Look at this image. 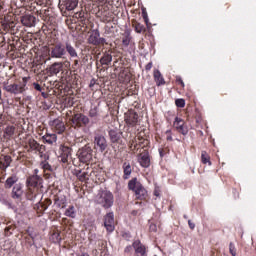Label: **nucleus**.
<instances>
[{
    "instance_id": "nucleus-52",
    "label": "nucleus",
    "mask_w": 256,
    "mask_h": 256,
    "mask_svg": "<svg viewBox=\"0 0 256 256\" xmlns=\"http://www.w3.org/2000/svg\"><path fill=\"white\" fill-rule=\"evenodd\" d=\"M11 229H13L11 226H8L5 228V235L9 236L12 235L13 232H11Z\"/></svg>"
},
{
    "instance_id": "nucleus-30",
    "label": "nucleus",
    "mask_w": 256,
    "mask_h": 256,
    "mask_svg": "<svg viewBox=\"0 0 256 256\" xmlns=\"http://www.w3.org/2000/svg\"><path fill=\"white\" fill-rule=\"evenodd\" d=\"M109 137L111 143H119L121 141V132L112 129L109 131Z\"/></svg>"
},
{
    "instance_id": "nucleus-50",
    "label": "nucleus",
    "mask_w": 256,
    "mask_h": 256,
    "mask_svg": "<svg viewBox=\"0 0 256 256\" xmlns=\"http://www.w3.org/2000/svg\"><path fill=\"white\" fill-rule=\"evenodd\" d=\"M138 139H139V145L141 146V145H143L144 147H145V145H147V143H149V141H147V140H145V139H143V138H141V137H138Z\"/></svg>"
},
{
    "instance_id": "nucleus-60",
    "label": "nucleus",
    "mask_w": 256,
    "mask_h": 256,
    "mask_svg": "<svg viewBox=\"0 0 256 256\" xmlns=\"http://www.w3.org/2000/svg\"><path fill=\"white\" fill-rule=\"evenodd\" d=\"M154 195L155 197H160L161 193L159 192V190L154 191Z\"/></svg>"
},
{
    "instance_id": "nucleus-17",
    "label": "nucleus",
    "mask_w": 256,
    "mask_h": 256,
    "mask_svg": "<svg viewBox=\"0 0 256 256\" xmlns=\"http://www.w3.org/2000/svg\"><path fill=\"white\" fill-rule=\"evenodd\" d=\"M132 247L135 250V256H145L146 248L145 245L141 243V241L136 240L133 242Z\"/></svg>"
},
{
    "instance_id": "nucleus-23",
    "label": "nucleus",
    "mask_w": 256,
    "mask_h": 256,
    "mask_svg": "<svg viewBox=\"0 0 256 256\" xmlns=\"http://www.w3.org/2000/svg\"><path fill=\"white\" fill-rule=\"evenodd\" d=\"M122 169H123V179L127 180L130 179L131 174L133 173V168L131 167V163L129 162H124L122 165Z\"/></svg>"
},
{
    "instance_id": "nucleus-10",
    "label": "nucleus",
    "mask_w": 256,
    "mask_h": 256,
    "mask_svg": "<svg viewBox=\"0 0 256 256\" xmlns=\"http://www.w3.org/2000/svg\"><path fill=\"white\" fill-rule=\"evenodd\" d=\"M73 149L65 144L60 145V156L59 159L61 163L69 165V160L71 159V153Z\"/></svg>"
},
{
    "instance_id": "nucleus-26",
    "label": "nucleus",
    "mask_w": 256,
    "mask_h": 256,
    "mask_svg": "<svg viewBox=\"0 0 256 256\" xmlns=\"http://www.w3.org/2000/svg\"><path fill=\"white\" fill-rule=\"evenodd\" d=\"M16 128L14 125H7L4 128V139H11L15 135Z\"/></svg>"
},
{
    "instance_id": "nucleus-53",
    "label": "nucleus",
    "mask_w": 256,
    "mask_h": 256,
    "mask_svg": "<svg viewBox=\"0 0 256 256\" xmlns=\"http://www.w3.org/2000/svg\"><path fill=\"white\" fill-rule=\"evenodd\" d=\"M96 84H97V80L95 78L91 79L89 84L90 89H93V87H95Z\"/></svg>"
},
{
    "instance_id": "nucleus-18",
    "label": "nucleus",
    "mask_w": 256,
    "mask_h": 256,
    "mask_svg": "<svg viewBox=\"0 0 256 256\" xmlns=\"http://www.w3.org/2000/svg\"><path fill=\"white\" fill-rule=\"evenodd\" d=\"M101 37V33L98 29L92 30L90 36L88 37L89 45L99 46V38Z\"/></svg>"
},
{
    "instance_id": "nucleus-1",
    "label": "nucleus",
    "mask_w": 256,
    "mask_h": 256,
    "mask_svg": "<svg viewBox=\"0 0 256 256\" xmlns=\"http://www.w3.org/2000/svg\"><path fill=\"white\" fill-rule=\"evenodd\" d=\"M27 81H29V78L24 77L22 78V83L17 84H9L7 82H4L3 88L6 90L7 93H11V95H21L27 91Z\"/></svg>"
},
{
    "instance_id": "nucleus-19",
    "label": "nucleus",
    "mask_w": 256,
    "mask_h": 256,
    "mask_svg": "<svg viewBox=\"0 0 256 256\" xmlns=\"http://www.w3.org/2000/svg\"><path fill=\"white\" fill-rule=\"evenodd\" d=\"M64 49L72 59H77V57H79L77 49H75V46L71 42H66Z\"/></svg>"
},
{
    "instance_id": "nucleus-57",
    "label": "nucleus",
    "mask_w": 256,
    "mask_h": 256,
    "mask_svg": "<svg viewBox=\"0 0 256 256\" xmlns=\"http://www.w3.org/2000/svg\"><path fill=\"white\" fill-rule=\"evenodd\" d=\"M150 231H157V226L155 224L150 225Z\"/></svg>"
},
{
    "instance_id": "nucleus-61",
    "label": "nucleus",
    "mask_w": 256,
    "mask_h": 256,
    "mask_svg": "<svg viewBox=\"0 0 256 256\" xmlns=\"http://www.w3.org/2000/svg\"><path fill=\"white\" fill-rule=\"evenodd\" d=\"M79 65V60H74V67H77Z\"/></svg>"
},
{
    "instance_id": "nucleus-29",
    "label": "nucleus",
    "mask_w": 256,
    "mask_h": 256,
    "mask_svg": "<svg viewBox=\"0 0 256 256\" xmlns=\"http://www.w3.org/2000/svg\"><path fill=\"white\" fill-rule=\"evenodd\" d=\"M19 181V177L17 175L13 174L12 176L8 177L4 183L5 189H11L15 183Z\"/></svg>"
},
{
    "instance_id": "nucleus-54",
    "label": "nucleus",
    "mask_w": 256,
    "mask_h": 256,
    "mask_svg": "<svg viewBox=\"0 0 256 256\" xmlns=\"http://www.w3.org/2000/svg\"><path fill=\"white\" fill-rule=\"evenodd\" d=\"M151 69H153V62H149V63L145 66V71H151Z\"/></svg>"
},
{
    "instance_id": "nucleus-45",
    "label": "nucleus",
    "mask_w": 256,
    "mask_h": 256,
    "mask_svg": "<svg viewBox=\"0 0 256 256\" xmlns=\"http://www.w3.org/2000/svg\"><path fill=\"white\" fill-rule=\"evenodd\" d=\"M142 17L147 25L149 23V16L147 15V11L145 9H142Z\"/></svg>"
},
{
    "instance_id": "nucleus-8",
    "label": "nucleus",
    "mask_w": 256,
    "mask_h": 256,
    "mask_svg": "<svg viewBox=\"0 0 256 256\" xmlns=\"http://www.w3.org/2000/svg\"><path fill=\"white\" fill-rule=\"evenodd\" d=\"M91 169L89 168V164H86L84 168H76L73 171V175L77 177L81 183H85L89 181V178L91 177Z\"/></svg>"
},
{
    "instance_id": "nucleus-44",
    "label": "nucleus",
    "mask_w": 256,
    "mask_h": 256,
    "mask_svg": "<svg viewBox=\"0 0 256 256\" xmlns=\"http://www.w3.org/2000/svg\"><path fill=\"white\" fill-rule=\"evenodd\" d=\"M36 197H37V194H33V191H31V189H29V193L27 194V199L29 201H33Z\"/></svg>"
},
{
    "instance_id": "nucleus-3",
    "label": "nucleus",
    "mask_w": 256,
    "mask_h": 256,
    "mask_svg": "<svg viewBox=\"0 0 256 256\" xmlns=\"http://www.w3.org/2000/svg\"><path fill=\"white\" fill-rule=\"evenodd\" d=\"M25 149H27V153H38V155H40V157L43 158V155L45 154L47 147L37 142V140H35L34 138H30L27 141Z\"/></svg>"
},
{
    "instance_id": "nucleus-28",
    "label": "nucleus",
    "mask_w": 256,
    "mask_h": 256,
    "mask_svg": "<svg viewBox=\"0 0 256 256\" xmlns=\"http://www.w3.org/2000/svg\"><path fill=\"white\" fill-rule=\"evenodd\" d=\"M42 158H44V160L40 163L41 169H43L44 171L53 172V167L51 166V164H49V162H47V160L49 159V155L43 154Z\"/></svg>"
},
{
    "instance_id": "nucleus-39",
    "label": "nucleus",
    "mask_w": 256,
    "mask_h": 256,
    "mask_svg": "<svg viewBox=\"0 0 256 256\" xmlns=\"http://www.w3.org/2000/svg\"><path fill=\"white\" fill-rule=\"evenodd\" d=\"M229 253L232 256H237V248H235V244H233V242H230L229 244Z\"/></svg>"
},
{
    "instance_id": "nucleus-36",
    "label": "nucleus",
    "mask_w": 256,
    "mask_h": 256,
    "mask_svg": "<svg viewBox=\"0 0 256 256\" xmlns=\"http://www.w3.org/2000/svg\"><path fill=\"white\" fill-rule=\"evenodd\" d=\"M201 162L204 165H211V157L209 156V154L207 153V151H202L201 152Z\"/></svg>"
},
{
    "instance_id": "nucleus-24",
    "label": "nucleus",
    "mask_w": 256,
    "mask_h": 256,
    "mask_svg": "<svg viewBox=\"0 0 256 256\" xmlns=\"http://www.w3.org/2000/svg\"><path fill=\"white\" fill-rule=\"evenodd\" d=\"M62 70H63V63L55 62L50 66L49 73L50 75H57L58 73H61Z\"/></svg>"
},
{
    "instance_id": "nucleus-34",
    "label": "nucleus",
    "mask_w": 256,
    "mask_h": 256,
    "mask_svg": "<svg viewBox=\"0 0 256 256\" xmlns=\"http://www.w3.org/2000/svg\"><path fill=\"white\" fill-rule=\"evenodd\" d=\"M64 215L66 217H70V219H75V217H77V212L75 211V206H73V205L69 206L66 209Z\"/></svg>"
},
{
    "instance_id": "nucleus-11",
    "label": "nucleus",
    "mask_w": 256,
    "mask_h": 256,
    "mask_svg": "<svg viewBox=\"0 0 256 256\" xmlns=\"http://www.w3.org/2000/svg\"><path fill=\"white\" fill-rule=\"evenodd\" d=\"M49 125L51 126V129L55 131V133H58V135H61L62 133H65V122H63V119L56 118L54 120H51L49 122Z\"/></svg>"
},
{
    "instance_id": "nucleus-12",
    "label": "nucleus",
    "mask_w": 256,
    "mask_h": 256,
    "mask_svg": "<svg viewBox=\"0 0 256 256\" xmlns=\"http://www.w3.org/2000/svg\"><path fill=\"white\" fill-rule=\"evenodd\" d=\"M104 227L108 233L115 231V215L113 212H109L104 216Z\"/></svg>"
},
{
    "instance_id": "nucleus-6",
    "label": "nucleus",
    "mask_w": 256,
    "mask_h": 256,
    "mask_svg": "<svg viewBox=\"0 0 256 256\" xmlns=\"http://www.w3.org/2000/svg\"><path fill=\"white\" fill-rule=\"evenodd\" d=\"M108 147L109 144L105 135L96 132L94 134V149L98 150L100 153H104V151H107Z\"/></svg>"
},
{
    "instance_id": "nucleus-27",
    "label": "nucleus",
    "mask_w": 256,
    "mask_h": 256,
    "mask_svg": "<svg viewBox=\"0 0 256 256\" xmlns=\"http://www.w3.org/2000/svg\"><path fill=\"white\" fill-rule=\"evenodd\" d=\"M77 5H79V0H65L64 7L66 11H74L77 9Z\"/></svg>"
},
{
    "instance_id": "nucleus-20",
    "label": "nucleus",
    "mask_w": 256,
    "mask_h": 256,
    "mask_svg": "<svg viewBox=\"0 0 256 256\" xmlns=\"http://www.w3.org/2000/svg\"><path fill=\"white\" fill-rule=\"evenodd\" d=\"M11 163H13V159L9 155L0 157V169L2 171H7L8 167H11Z\"/></svg>"
},
{
    "instance_id": "nucleus-31",
    "label": "nucleus",
    "mask_w": 256,
    "mask_h": 256,
    "mask_svg": "<svg viewBox=\"0 0 256 256\" xmlns=\"http://www.w3.org/2000/svg\"><path fill=\"white\" fill-rule=\"evenodd\" d=\"M54 206L57 207V209H65V207H67V200L65 198H59V196H55Z\"/></svg>"
},
{
    "instance_id": "nucleus-59",
    "label": "nucleus",
    "mask_w": 256,
    "mask_h": 256,
    "mask_svg": "<svg viewBox=\"0 0 256 256\" xmlns=\"http://www.w3.org/2000/svg\"><path fill=\"white\" fill-rule=\"evenodd\" d=\"M177 81L180 82V84L182 85V87H185V82H183V80L181 78H178Z\"/></svg>"
},
{
    "instance_id": "nucleus-56",
    "label": "nucleus",
    "mask_w": 256,
    "mask_h": 256,
    "mask_svg": "<svg viewBox=\"0 0 256 256\" xmlns=\"http://www.w3.org/2000/svg\"><path fill=\"white\" fill-rule=\"evenodd\" d=\"M188 225L191 230L195 229V223H193L191 220H188Z\"/></svg>"
},
{
    "instance_id": "nucleus-47",
    "label": "nucleus",
    "mask_w": 256,
    "mask_h": 256,
    "mask_svg": "<svg viewBox=\"0 0 256 256\" xmlns=\"http://www.w3.org/2000/svg\"><path fill=\"white\" fill-rule=\"evenodd\" d=\"M27 233H28L30 239H32V241H33L32 244H30V247H33V245H34V247H37V245L35 244V236L33 235V233L29 232V230H27Z\"/></svg>"
},
{
    "instance_id": "nucleus-35",
    "label": "nucleus",
    "mask_w": 256,
    "mask_h": 256,
    "mask_svg": "<svg viewBox=\"0 0 256 256\" xmlns=\"http://www.w3.org/2000/svg\"><path fill=\"white\" fill-rule=\"evenodd\" d=\"M132 27L135 29L136 33H145L146 31L145 26L135 20L132 21Z\"/></svg>"
},
{
    "instance_id": "nucleus-41",
    "label": "nucleus",
    "mask_w": 256,
    "mask_h": 256,
    "mask_svg": "<svg viewBox=\"0 0 256 256\" xmlns=\"http://www.w3.org/2000/svg\"><path fill=\"white\" fill-rule=\"evenodd\" d=\"M52 240L54 243H60L61 242V234L59 232L53 233Z\"/></svg>"
},
{
    "instance_id": "nucleus-4",
    "label": "nucleus",
    "mask_w": 256,
    "mask_h": 256,
    "mask_svg": "<svg viewBox=\"0 0 256 256\" xmlns=\"http://www.w3.org/2000/svg\"><path fill=\"white\" fill-rule=\"evenodd\" d=\"M49 55L52 59H65V55H67L65 45L61 42L52 44L49 49Z\"/></svg>"
},
{
    "instance_id": "nucleus-5",
    "label": "nucleus",
    "mask_w": 256,
    "mask_h": 256,
    "mask_svg": "<svg viewBox=\"0 0 256 256\" xmlns=\"http://www.w3.org/2000/svg\"><path fill=\"white\" fill-rule=\"evenodd\" d=\"M70 121L74 129H81V127H87L89 123H91V120L89 119V117L83 113L74 114L70 119Z\"/></svg>"
},
{
    "instance_id": "nucleus-2",
    "label": "nucleus",
    "mask_w": 256,
    "mask_h": 256,
    "mask_svg": "<svg viewBox=\"0 0 256 256\" xmlns=\"http://www.w3.org/2000/svg\"><path fill=\"white\" fill-rule=\"evenodd\" d=\"M128 189L129 191H134L136 198L140 199V201H143V199H147V190L145 189L143 184H141V182L137 180V178H132L128 182Z\"/></svg>"
},
{
    "instance_id": "nucleus-21",
    "label": "nucleus",
    "mask_w": 256,
    "mask_h": 256,
    "mask_svg": "<svg viewBox=\"0 0 256 256\" xmlns=\"http://www.w3.org/2000/svg\"><path fill=\"white\" fill-rule=\"evenodd\" d=\"M42 141L47 145H55V143H57V134L47 132L42 136Z\"/></svg>"
},
{
    "instance_id": "nucleus-42",
    "label": "nucleus",
    "mask_w": 256,
    "mask_h": 256,
    "mask_svg": "<svg viewBox=\"0 0 256 256\" xmlns=\"http://www.w3.org/2000/svg\"><path fill=\"white\" fill-rule=\"evenodd\" d=\"M129 43H131V37L129 36V34H127V35L122 39V45H124V47H129Z\"/></svg>"
},
{
    "instance_id": "nucleus-13",
    "label": "nucleus",
    "mask_w": 256,
    "mask_h": 256,
    "mask_svg": "<svg viewBox=\"0 0 256 256\" xmlns=\"http://www.w3.org/2000/svg\"><path fill=\"white\" fill-rule=\"evenodd\" d=\"M26 185L27 187H33L34 189L43 187V178H41L39 175H32L27 178Z\"/></svg>"
},
{
    "instance_id": "nucleus-7",
    "label": "nucleus",
    "mask_w": 256,
    "mask_h": 256,
    "mask_svg": "<svg viewBox=\"0 0 256 256\" xmlns=\"http://www.w3.org/2000/svg\"><path fill=\"white\" fill-rule=\"evenodd\" d=\"M77 155L80 163H89L93 159V149L91 146L85 145L78 150Z\"/></svg>"
},
{
    "instance_id": "nucleus-15",
    "label": "nucleus",
    "mask_w": 256,
    "mask_h": 256,
    "mask_svg": "<svg viewBox=\"0 0 256 256\" xmlns=\"http://www.w3.org/2000/svg\"><path fill=\"white\" fill-rule=\"evenodd\" d=\"M125 122L130 126V127H135L137 123H139V114L135 111H129L128 113L125 114Z\"/></svg>"
},
{
    "instance_id": "nucleus-51",
    "label": "nucleus",
    "mask_w": 256,
    "mask_h": 256,
    "mask_svg": "<svg viewBox=\"0 0 256 256\" xmlns=\"http://www.w3.org/2000/svg\"><path fill=\"white\" fill-rule=\"evenodd\" d=\"M166 135H167L166 137L167 141H173V136H171V130H167Z\"/></svg>"
},
{
    "instance_id": "nucleus-37",
    "label": "nucleus",
    "mask_w": 256,
    "mask_h": 256,
    "mask_svg": "<svg viewBox=\"0 0 256 256\" xmlns=\"http://www.w3.org/2000/svg\"><path fill=\"white\" fill-rule=\"evenodd\" d=\"M89 117L91 119H97L99 117V107L94 106L89 110Z\"/></svg>"
},
{
    "instance_id": "nucleus-33",
    "label": "nucleus",
    "mask_w": 256,
    "mask_h": 256,
    "mask_svg": "<svg viewBox=\"0 0 256 256\" xmlns=\"http://www.w3.org/2000/svg\"><path fill=\"white\" fill-rule=\"evenodd\" d=\"M111 61H113V56L107 52L100 59L101 65H111Z\"/></svg>"
},
{
    "instance_id": "nucleus-32",
    "label": "nucleus",
    "mask_w": 256,
    "mask_h": 256,
    "mask_svg": "<svg viewBox=\"0 0 256 256\" xmlns=\"http://www.w3.org/2000/svg\"><path fill=\"white\" fill-rule=\"evenodd\" d=\"M154 81L156 82V85L158 87H161V85H165V79L163 78V75H161V72L159 70H154Z\"/></svg>"
},
{
    "instance_id": "nucleus-63",
    "label": "nucleus",
    "mask_w": 256,
    "mask_h": 256,
    "mask_svg": "<svg viewBox=\"0 0 256 256\" xmlns=\"http://www.w3.org/2000/svg\"><path fill=\"white\" fill-rule=\"evenodd\" d=\"M80 256H89L87 253H82Z\"/></svg>"
},
{
    "instance_id": "nucleus-62",
    "label": "nucleus",
    "mask_w": 256,
    "mask_h": 256,
    "mask_svg": "<svg viewBox=\"0 0 256 256\" xmlns=\"http://www.w3.org/2000/svg\"><path fill=\"white\" fill-rule=\"evenodd\" d=\"M38 173H39V170H38V169H35V170H34V175H38Z\"/></svg>"
},
{
    "instance_id": "nucleus-40",
    "label": "nucleus",
    "mask_w": 256,
    "mask_h": 256,
    "mask_svg": "<svg viewBox=\"0 0 256 256\" xmlns=\"http://www.w3.org/2000/svg\"><path fill=\"white\" fill-rule=\"evenodd\" d=\"M76 19H80L81 23H85V12L79 11L75 14Z\"/></svg>"
},
{
    "instance_id": "nucleus-49",
    "label": "nucleus",
    "mask_w": 256,
    "mask_h": 256,
    "mask_svg": "<svg viewBox=\"0 0 256 256\" xmlns=\"http://www.w3.org/2000/svg\"><path fill=\"white\" fill-rule=\"evenodd\" d=\"M98 45H107V40L105 38H98Z\"/></svg>"
},
{
    "instance_id": "nucleus-25",
    "label": "nucleus",
    "mask_w": 256,
    "mask_h": 256,
    "mask_svg": "<svg viewBox=\"0 0 256 256\" xmlns=\"http://www.w3.org/2000/svg\"><path fill=\"white\" fill-rule=\"evenodd\" d=\"M13 199H21L23 197V186L21 184H15L12 190Z\"/></svg>"
},
{
    "instance_id": "nucleus-48",
    "label": "nucleus",
    "mask_w": 256,
    "mask_h": 256,
    "mask_svg": "<svg viewBox=\"0 0 256 256\" xmlns=\"http://www.w3.org/2000/svg\"><path fill=\"white\" fill-rule=\"evenodd\" d=\"M33 87L36 91H39L41 93V91H43V87H41V85L37 82L33 83Z\"/></svg>"
},
{
    "instance_id": "nucleus-43",
    "label": "nucleus",
    "mask_w": 256,
    "mask_h": 256,
    "mask_svg": "<svg viewBox=\"0 0 256 256\" xmlns=\"http://www.w3.org/2000/svg\"><path fill=\"white\" fill-rule=\"evenodd\" d=\"M175 105H176V107H180V108L185 107V99H183V98L176 99Z\"/></svg>"
},
{
    "instance_id": "nucleus-38",
    "label": "nucleus",
    "mask_w": 256,
    "mask_h": 256,
    "mask_svg": "<svg viewBox=\"0 0 256 256\" xmlns=\"http://www.w3.org/2000/svg\"><path fill=\"white\" fill-rule=\"evenodd\" d=\"M53 204V201H51V199H45L44 203L40 204V207L42 209V211H47V209H49L50 205Z\"/></svg>"
},
{
    "instance_id": "nucleus-46",
    "label": "nucleus",
    "mask_w": 256,
    "mask_h": 256,
    "mask_svg": "<svg viewBox=\"0 0 256 256\" xmlns=\"http://www.w3.org/2000/svg\"><path fill=\"white\" fill-rule=\"evenodd\" d=\"M138 145H139V144H135V138L129 141V147H130V149H131L132 151L135 150V149H137V146H138Z\"/></svg>"
},
{
    "instance_id": "nucleus-22",
    "label": "nucleus",
    "mask_w": 256,
    "mask_h": 256,
    "mask_svg": "<svg viewBox=\"0 0 256 256\" xmlns=\"http://www.w3.org/2000/svg\"><path fill=\"white\" fill-rule=\"evenodd\" d=\"M36 18L33 15H24L21 18V23L24 27H35Z\"/></svg>"
},
{
    "instance_id": "nucleus-16",
    "label": "nucleus",
    "mask_w": 256,
    "mask_h": 256,
    "mask_svg": "<svg viewBox=\"0 0 256 256\" xmlns=\"http://www.w3.org/2000/svg\"><path fill=\"white\" fill-rule=\"evenodd\" d=\"M138 162L141 165V167H144L145 169H147V167H150L151 158H149V152L144 151L143 153H140L138 155Z\"/></svg>"
},
{
    "instance_id": "nucleus-55",
    "label": "nucleus",
    "mask_w": 256,
    "mask_h": 256,
    "mask_svg": "<svg viewBox=\"0 0 256 256\" xmlns=\"http://www.w3.org/2000/svg\"><path fill=\"white\" fill-rule=\"evenodd\" d=\"M133 251V246L129 245L124 249V253H131Z\"/></svg>"
},
{
    "instance_id": "nucleus-9",
    "label": "nucleus",
    "mask_w": 256,
    "mask_h": 256,
    "mask_svg": "<svg viewBox=\"0 0 256 256\" xmlns=\"http://www.w3.org/2000/svg\"><path fill=\"white\" fill-rule=\"evenodd\" d=\"M113 193L111 192H102L98 198L99 205H102L104 209H111L113 207Z\"/></svg>"
},
{
    "instance_id": "nucleus-58",
    "label": "nucleus",
    "mask_w": 256,
    "mask_h": 256,
    "mask_svg": "<svg viewBox=\"0 0 256 256\" xmlns=\"http://www.w3.org/2000/svg\"><path fill=\"white\" fill-rule=\"evenodd\" d=\"M42 97H44V99H47L49 97V94H47L46 92H41Z\"/></svg>"
},
{
    "instance_id": "nucleus-14",
    "label": "nucleus",
    "mask_w": 256,
    "mask_h": 256,
    "mask_svg": "<svg viewBox=\"0 0 256 256\" xmlns=\"http://www.w3.org/2000/svg\"><path fill=\"white\" fill-rule=\"evenodd\" d=\"M173 125L176 131L181 133V135H187V133H189V128H187V125H185V121L183 119L176 117Z\"/></svg>"
}]
</instances>
